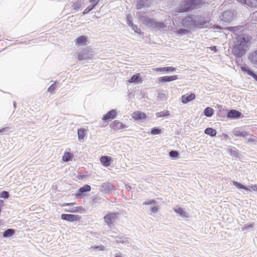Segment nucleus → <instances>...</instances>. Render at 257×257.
I'll return each mask as SVG.
<instances>
[{
  "instance_id": "2f4dec72",
  "label": "nucleus",
  "mask_w": 257,
  "mask_h": 257,
  "mask_svg": "<svg viewBox=\"0 0 257 257\" xmlns=\"http://www.w3.org/2000/svg\"><path fill=\"white\" fill-rule=\"evenodd\" d=\"M248 136H249L250 138H248V139L247 140V143H254L257 139L256 137H255L253 135L250 134L249 133V135H248Z\"/></svg>"
},
{
  "instance_id": "b1692460",
  "label": "nucleus",
  "mask_w": 257,
  "mask_h": 257,
  "mask_svg": "<svg viewBox=\"0 0 257 257\" xmlns=\"http://www.w3.org/2000/svg\"><path fill=\"white\" fill-rule=\"evenodd\" d=\"M98 1H94L93 2H91L92 4L89 6L83 12V14L85 15L89 12L91 10H92L96 5H97Z\"/></svg>"
},
{
  "instance_id": "1a4fd4ad",
  "label": "nucleus",
  "mask_w": 257,
  "mask_h": 257,
  "mask_svg": "<svg viewBox=\"0 0 257 257\" xmlns=\"http://www.w3.org/2000/svg\"><path fill=\"white\" fill-rule=\"evenodd\" d=\"M193 24V27L198 28H203L205 27L206 22L204 17H200L196 21L194 20Z\"/></svg>"
},
{
  "instance_id": "49530a36",
  "label": "nucleus",
  "mask_w": 257,
  "mask_h": 257,
  "mask_svg": "<svg viewBox=\"0 0 257 257\" xmlns=\"http://www.w3.org/2000/svg\"><path fill=\"white\" fill-rule=\"evenodd\" d=\"M156 27L157 28H164L165 25L163 23H157L155 24Z\"/></svg>"
},
{
  "instance_id": "c756f323",
  "label": "nucleus",
  "mask_w": 257,
  "mask_h": 257,
  "mask_svg": "<svg viewBox=\"0 0 257 257\" xmlns=\"http://www.w3.org/2000/svg\"><path fill=\"white\" fill-rule=\"evenodd\" d=\"M233 185H234L235 187H236L238 188L243 189H245V190H248V191L250 190V189H248V187L244 186L243 185L241 184L240 183H239L237 182H236V181L233 182Z\"/></svg>"
},
{
  "instance_id": "a18cd8bd",
  "label": "nucleus",
  "mask_w": 257,
  "mask_h": 257,
  "mask_svg": "<svg viewBox=\"0 0 257 257\" xmlns=\"http://www.w3.org/2000/svg\"><path fill=\"white\" fill-rule=\"evenodd\" d=\"M248 189H250V191H257V185H253L250 186Z\"/></svg>"
},
{
  "instance_id": "c85d7f7f",
  "label": "nucleus",
  "mask_w": 257,
  "mask_h": 257,
  "mask_svg": "<svg viewBox=\"0 0 257 257\" xmlns=\"http://www.w3.org/2000/svg\"><path fill=\"white\" fill-rule=\"evenodd\" d=\"M72 154L69 152H65L63 156L62 160L64 162L69 161L72 157Z\"/></svg>"
},
{
  "instance_id": "4c0bfd02",
  "label": "nucleus",
  "mask_w": 257,
  "mask_h": 257,
  "mask_svg": "<svg viewBox=\"0 0 257 257\" xmlns=\"http://www.w3.org/2000/svg\"><path fill=\"white\" fill-rule=\"evenodd\" d=\"M93 249H98L99 250L103 251L104 250V246L103 245H100L98 246H93L91 247Z\"/></svg>"
},
{
  "instance_id": "f704fd0d",
  "label": "nucleus",
  "mask_w": 257,
  "mask_h": 257,
  "mask_svg": "<svg viewBox=\"0 0 257 257\" xmlns=\"http://www.w3.org/2000/svg\"><path fill=\"white\" fill-rule=\"evenodd\" d=\"M169 155L172 158H177L179 156V153L176 151H171L169 153Z\"/></svg>"
},
{
  "instance_id": "a19ab883",
  "label": "nucleus",
  "mask_w": 257,
  "mask_h": 257,
  "mask_svg": "<svg viewBox=\"0 0 257 257\" xmlns=\"http://www.w3.org/2000/svg\"><path fill=\"white\" fill-rule=\"evenodd\" d=\"M81 7V4L79 2H77L75 3H74L73 5V7L74 9L77 10Z\"/></svg>"
},
{
  "instance_id": "603ef678",
  "label": "nucleus",
  "mask_w": 257,
  "mask_h": 257,
  "mask_svg": "<svg viewBox=\"0 0 257 257\" xmlns=\"http://www.w3.org/2000/svg\"><path fill=\"white\" fill-rule=\"evenodd\" d=\"M84 175H79L77 178L78 179H82L84 177Z\"/></svg>"
},
{
  "instance_id": "473e14b6",
  "label": "nucleus",
  "mask_w": 257,
  "mask_h": 257,
  "mask_svg": "<svg viewBox=\"0 0 257 257\" xmlns=\"http://www.w3.org/2000/svg\"><path fill=\"white\" fill-rule=\"evenodd\" d=\"M189 32V31L188 30H186V29H180L176 31V33L178 35H183V34H187Z\"/></svg>"
},
{
  "instance_id": "9d476101",
  "label": "nucleus",
  "mask_w": 257,
  "mask_h": 257,
  "mask_svg": "<svg viewBox=\"0 0 257 257\" xmlns=\"http://www.w3.org/2000/svg\"><path fill=\"white\" fill-rule=\"evenodd\" d=\"M117 112L114 110L112 109L108 111L102 117V120L107 121L110 119H113L116 116Z\"/></svg>"
},
{
  "instance_id": "72a5a7b5",
  "label": "nucleus",
  "mask_w": 257,
  "mask_h": 257,
  "mask_svg": "<svg viewBox=\"0 0 257 257\" xmlns=\"http://www.w3.org/2000/svg\"><path fill=\"white\" fill-rule=\"evenodd\" d=\"M151 133L152 135L160 134L161 133V130L158 128L155 127L152 130Z\"/></svg>"
},
{
  "instance_id": "7ed1b4c3",
  "label": "nucleus",
  "mask_w": 257,
  "mask_h": 257,
  "mask_svg": "<svg viewBox=\"0 0 257 257\" xmlns=\"http://www.w3.org/2000/svg\"><path fill=\"white\" fill-rule=\"evenodd\" d=\"M61 218L62 220L70 222L79 221L81 218L79 215L72 214H63Z\"/></svg>"
},
{
  "instance_id": "aec40b11",
  "label": "nucleus",
  "mask_w": 257,
  "mask_h": 257,
  "mask_svg": "<svg viewBox=\"0 0 257 257\" xmlns=\"http://www.w3.org/2000/svg\"><path fill=\"white\" fill-rule=\"evenodd\" d=\"M66 212H69V210H65ZM69 212L72 213H82L85 212V209L81 206H77L74 207L71 210L69 211Z\"/></svg>"
},
{
  "instance_id": "4be33fe9",
  "label": "nucleus",
  "mask_w": 257,
  "mask_h": 257,
  "mask_svg": "<svg viewBox=\"0 0 257 257\" xmlns=\"http://www.w3.org/2000/svg\"><path fill=\"white\" fill-rule=\"evenodd\" d=\"M204 133L211 137H214L216 136L217 132L216 131L211 127H207L204 131Z\"/></svg>"
},
{
  "instance_id": "2eb2a0df",
  "label": "nucleus",
  "mask_w": 257,
  "mask_h": 257,
  "mask_svg": "<svg viewBox=\"0 0 257 257\" xmlns=\"http://www.w3.org/2000/svg\"><path fill=\"white\" fill-rule=\"evenodd\" d=\"M238 2L244 4L251 8L257 7V0H237Z\"/></svg>"
},
{
  "instance_id": "8fccbe9b",
  "label": "nucleus",
  "mask_w": 257,
  "mask_h": 257,
  "mask_svg": "<svg viewBox=\"0 0 257 257\" xmlns=\"http://www.w3.org/2000/svg\"><path fill=\"white\" fill-rule=\"evenodd\" d=\"M250 73V74H249V75L251 76L255 80L257 81V75L252 72Z\"/></svg>"
},
{
  "instance_id": "6e6552de",
  "label": "nucleus",
  "mask_w": 257,
  "mask_h": 257,
  "mask_svg": "<svg viewBox=\"0 0 257 257\" xmlns=\"http://www.w3.org/2000/svg\"><path fill=\"white\" fill-rule=\"evenodd\" d=\"M178 76L176 75L171 76H165L160 77L158 79V81L159 82L162 83L166 82H171L175 81L178 79Z\"/></svg>"
},
{
  "instance_id": "7c9ffc66",
  "label": "nucleus",
  "mask_w": 257,
  "mask_h": 257,
  "mask_svg": "<svg viewBox=\"0 0 257 257\" xmlns=\"http://www.w3.org/2000/svg\"><path fill=\"white\" fill-rule=\"evenodd\" d=\"M147 1H144L143 0H139L137 2V8L138 9H141L142 8L144 7L145 6V3Z\"/></svg>"
},
{
  "instance_id": "3c124183",
  "label": "nucleus",
  "mask_w": 257,
  "mask_h": 257,
  "mask_svg": "<svg viewBox=\"0 0 257 257\" xmlns=\"http://www.w3.org/2000/svg\"><path fill=\"white\" fill-rule=\"evenodd\" d=\"M253 224H251L250 225L245 226L243 228L245 229H247L248 228H252V227H253Z\"/></svg>"
},
{
  "instance_id": "5fc2aeb1",
  "label": "nucleus",
  "mask_w": 257,
  "mask_h": 257,
  "mask_svg": "<svg viewBox=\"0 0 257 257\" xmlns=\"http://www.w3.org/2000/svg\"><path fill=\"white\" fill-rule=\"evenodd\" d=\"M94 1H97L96 0H90V2H93Z\"/></svg>"
},
{
  "instance_id": "20e7f679",
  "label": "nucleus",
  "mask_w": 257,
  "mask_h": 257,
  "mask_svg": "<svg viewBox=\"0 0 257 257\" xmlns=\"http://www.w3.org/2000/svg\"><path fill=\"white\" fill-rule=\"evenodd\" d=\"M117 213H109L104 217V221L107 225H111L117 219Z\"/></svg>"
},
{
  "instance_id": "cd10ccee",
  "label": "nucleus",
  "mask_w": 257,
  "mask_h": 257,
  "mask_svg": "<svg viewBox=\"0 0 257 257\" xmlns=\"http://www.w3.org/2000/svg\"><path fill=\"white\" fill-rule=\"evenodd\" d=\"M15 230L13 229H8L6 230L3 233V236L4 237H8L12 236L15 234Z\"/></svg>"
},
{
  "instance_id": "393cba45",
  "label": "nucleus",
  "mask_w": 257,
  "mask_h": 257,
  "mask_svg": "<svg viewBox=\"0 0 257 257\" xmlns=\"http://www.w3.org/2000/svg\"><path fill=\"white\" fill-rule=\"evenodd\" d=\"M233 134L236 137H244L245 136L249 135V133L247 132H241L239 130H235L233 132Z\"/></svg>"
},
{
  "instance_id": "9b49d317",
  "label": "nucleus",
  "mask_w": 257,
  "mask_h": 257,
  "mask_svg": "<svg viewBox=\"0 0 257 257\" xmlns=\"http://www.w3.org/2000/svg\"><path fill=\"white\" fill-rule=\"evenodd\" d=\"M132 118L135 120L145 119L147 117L146 114L141 111H135L132 114Z\"/></svg>"
},
{
  "instance_id": "f03ea898",
  "label": "nucleus",
  "mask_w": 257,
  "mask_h": 257,
  "mask_svg": "<svg viewBox=\"0 0 257 257\" xmlns=\"http://www.w3.org/2000/svg\"><path fill=\"white\" fill-rule=\"evenodd\" d=\"M202 4L200 0H181V4L176 11L178 13L186 12L197 8Z\"/></svg>"
},
{
  "instance_id": "f257e3e1",
  "label": "nucleus",
  "mask_w": 257,
  "mask_h": 257,
  "mask_svg": "<svg viewBox=\"0 0 257 257\" xmlns=\"http://www.w3.org/2000/svg\"><path fill=\"white\" fill-rule=\"evenodd\" d=\"M251 39V36L247 34L237 35L232 48V53L236 57H242L246 53Z\"/></svg>"
},
{
  "instance_id": "ddd939ff",
  "label": "nucleus",
  "mask_w": 257,
  "mask_h": 257,
  "mask_svg": "<svg viewBox=\"0 0 257 257\" xmlns=\"http://www.w3.org/2000/svg\"><path fill=\"white\" fill-rule=\"evenodd\" d=\"M91 187L89 185H85L84 186L80 188L78 190V192L75 194V196L77 197H81L82 195L87 192H89L91 190Z\"/></svg>"
},
{
  "instance_id": "bb28decb",
  "label": "nucleus",
  "mask_w": 257,
  "mask_h": 257,
  "mask_svg": "<svg viewBox=\"0 0 257 257\" xmlns=\"http://www.w3.org/2000/svg\"><path fill=\"white\" fill-rule=\"evenodd\" d=\"M213 113H214L213 109L210 107H206V108H205V109L204 110V115L207 117L211 116L213 115Z\"/></svg>"
},
{
  "instance_id": "0eeeda50",
  "label": "nucleus",
  "mask_w": 257,
  "mask_h": 257,
  "mask_svg": "<svg viewBox=\"0 0 257 257\" xmlns=\"http://www.w3.org/2000/svg\"><path fill=\"white\" fill-rule=\"evenodd\" d=\"M195 94L193 93H191L190 94H186L181 96V100L183 104H186L195 99Z\"/></svg>"
},
{
  "instance_id": "423d86ee",
  "label": "nucleus",
  "mask_w": 257,
  "mask_h": 257,
  "mask_svg": "<svg viewBox=\"0 0 257 257\" xmlns=\"http://www.w3.org/2000/svg\"><path fill=\"white\" fill-rule=\"evenodd\" d=\"M92 56V55L90 54L89 50L85 49L78 54V59L81 61L84 59H91Z\"/></svg>"
},
{
  "instance_id": "09e8293b",
  "label": "nucleus",
  "mask_w": 257,
  "mask_h": 257,
  "mask_svg": "<svg viewBox=\"0 0 257 257\" xmlns=\"http://www.w3.org/2000/svg\"><path fill=\"white\" fill-rule=\"evenodd\" d=\"M228 30L232 32H235L238 30V27H229L228 28Z\"/></svg>"
},
{
  "instance_id": "a878e982",
  "label": "nucleus",
  "mask_w": 257,
  "mask_h": 257,
  "mask_svg": "<svg viewBox=\"0 0 257 257\" xmlns=\"http://www.w3.org/2000/svg\"><path fill=\"white\" fill-rule=\"evenodd\" d=\"M249 59L253 63L257 64V50L251 54Z\"/></svg>"
},
{
  "instance_id": "39448f33",
  "label": "nucleus",
  "mask_w": 257,
  "mask_h": 257,
  "mask_svg": "<svg viewBox=\"0 0 257 257\" xmlns=\"http://www.w3.org/2000/svg\"><path fill=\"white\" fill-rule=\"evenodd\" d=\"M194 22V20L192 19V17L188 16L183 19L181 23L183 26L189 29H192L195 28L193 27Z\"/></svg>"
},
{
  "instance_id": "6ab92c4d",
  "label": "nucleus",
  "mask_w": 257,
  "mask_h": 257,
  "mask_svg": "<svg viewBox=\"0 0 257 257\" xmlns=\"http://www.w3.org/2000/svg\"><path fill=\"white\" fill-rule=\"evenodd\" d=\"M129 83H141L142 82V78H141V75L140 73H137L134 75L130 80H128Z\"/></svg>"
},
{
  "instance_id": "864d4df0",
  "label": "nucleus",
  "mask_w": 257,
  "mask_h": 257,
  "mask_svg": "<svg viewBox=\"0 0 257 257\" xmlns=\"http://www.w3.org/2000/svg\"><path fill=\"white\" fill-rule=\"evenodd\" d=\"M115 257H122V256L121 255H116L115 256Z\"/></svg>"
},
{
  "instance_id": "f8f14e48",
  "label": "nucleus",
  "mask_w": 257,
  "mask_h": 257,
  "mask_svg": "<svg viewBox=\"0 0 257 257\" xmlns=\"http://www.w3.org/2000/svg\"><path fill=\"white\" fill-rule=\"evenodd\" d=\"M110 127L114 131H119L123 130L125 127V125L122 122L115 120L110 124Z\"/></svg>"
},
{
  "instance_id": "412c9836",
  "label": "nucleus",
  "mask_w": 257,
  "mask_h": 257,
  "mask_svg": "<svg viewBox=\"0 0 257 257\" xmlns=\"http://www.w3.org/2000/svg\"><path fill=\"white\" fill-rule=\"evenodd\" d=\"M86 130L85 128L78 130L77 134L79 140H83L86 136Z\"/></svg>"
},
{
  "instance_id": "dca6fc26",
  "label": "nucleus",
  "mask_w": 257,
  "mask_h": 257,
  "mask_svg": "<svg viewBox=\"0 0 257 257\" xmlns=\"http://www.w3.org/2000/svg\"><path fill=\"white\" fill-rule=\"evenodd\" d=\"M112 159L109 156H102L100 158V161L101 164L104 167L109 166L111 162Z\"/></svg>"
},
{
  "instance_id": "c9c22d12",
  "label": "nucleus",
  "mask_w": 257,
  "mask_h": 257,
  "mask_svg": "<svg viewBox=\"0 0 257 257\" xmlns=\"http://www.w3.org/2000/svg\"><path fill=\"white\" fill-rule=\"evenodd\" d=\"M9 193L8 192L4 191L2 192L0 194L1 198L7 199V198H9Z\"/></svg>"
},
{
  "instance_id": "6e6d98bb",
  "label": "nucleus",
  "mask_w": 257,
  "mask_h": 257,
  "mask_svg": "<svg viewBox=\"0 0 257 257\" xmlns=\"http://www.w3.org/2000/svg\"><path fill=\"white\" fill-rule=\"evenodd\" d=\"M214 49H215V47H213L211 49L212 50H214Z\"/></svg>"
},
{
  "instance_id": "de8ad7c7",
  "label": "nucleus",
  "mask_w": 257,
  "mask_h": 257,
  "mask_svg": "<svg viewBox=\"0 0 257 257\" xmlns=\"http://www.w3.org/2000/svg\"><path fill=\"white\" fill-rule=\"evenodd\" d=\"M158 210H159L158 207V206H155V207H153L152 208L151 211L153 213H156V212H158Z\"/></svg>"
},
{
  "instance_id": "ea45409f",
  "label": "nucleus",
  "mask_w": 257,
  "mask_h": 257,
  "mask_svg": "<svg viewBox=\"0 0 257 257\" xmlns=\"http://www.w3.org/2000/svg\"><path fill=\"white\" fill-rule=\"evenodd\" d=\"M159 114L158 115V116H167L169 115V111H166V112H161L160 113H158Z\"/></svg>"
},
{
  "instance_id": "5701e85b",
  "label": "nucleus",
  "mask_w": 257,
  "mask_h": 257,
  "mask_svg": "<svg viewBox=\"0 0 257 257\" xmlns=\"http://www.w3.org/2000/svg\"><path fill=\"white\" fill-rule=\"evenodd\" d=\"M174 211L176 213L178 214L182 217H188V215L186 212L180 207H178L174 209Z\"/></svg>"
},
{
  "instance_id": "58836bf2",
  "label": "nucleus",
  "mask_w": 257,
  "mask_h": 257,
  "mask_svg": "<svg viewBox=\"0 0 257 257\" xmlns=\"http://www.w3.org/2000/svg\"><path fill=\"white\" fill-rule=\"evenodd\" d=\"M240 68L242 71H243L244 72L247 73L248 75H249L250 74V72H251V71H250L249 70H248L247 69V68L245 66H241Z\"/></svg>"
},
{
  "instance_id": "a211bd4d",
  "label": "nucleus",
  "mask_w": 257,
  "mask_h": 257,
  "mask_svg": "<svg viewBox=\"0 0 257 257\" xmlns=\"http://www.w3.org/2000/svg\"><path fill=\"white\" fill-rule=\"evenodd\" d=\"M241 114V113L239 111L235 109H232L228 112L227 116L231 118H239Z\"/></svg>"
},
{
  "instance_id": "f3484780",
  "label": "nucleus",
  "mask_w": 257,
  "mask_h": 257,
  "mask_svg": "<svg viewBox=\"0 0 257 257\" xmlns=\"http://www.w3.org/2000/svg\"><path fill=\"white\" fill-rule=\"evenodd\" d=\"M153 70L154 71L156 72H173L176 70V68L171 66H168L164 67L156 68L153 69Z\"/></svg>"
},
{
  "instance_id": "79ce46f5",
  "label": "nucleus",
  "mask_w": 257,
  "mask_h": 257,
  "mask_svg": "<svg viewBox=\"0 0 257 257\" xmlns=\"http://www.w3.org/2000/svg\"><path fill=\"white\" fill-rule=\"evenodd\" d=\"M56 88V85L53 84L50 86L48 89V91H53Z\"/></svg>"
},
{
  "instance_id": "e433bc0d",
  "label": "nucleus",
  "mask_w": 257,
  "mask_h": 257,
  "mask_svg": "<svg viewBox=\"0 0 257 257\" xmlns=\"http://www.w3.org/2000/svg\"><path fill=\"white\" fill-rule=\"evenodd\" d=\"M129 24H131V26L133 27V30L138 33H141V30L138 29L136 25H133L132 22L130 21Z\"/></svg>"
},
{
  "instance_id": "c03bdc74",
  "label": "nucleus",
  "mask_w": 257,
  "mask_h": 257,
  "mask_svg": "<svg viewBox=\"0 0 257 257\" xmlns=\"http://www.w3.org/2000/svg\"><path fill=\"white\" fill-rule=\"evenodd\" d=\"M75 204H76L75 202L65 203L62 204L61 205V207H64V206H71V205H74Z\"/></svg>"
},
{
  "instance_id": "4468645a",
  "label": "nucleus",
  "mask_w": 257,
  "mask_h": 257,
  "mask_svg": "<svg viewBox=\"0 0 257 257\" xmlns=\"http://www.w3.org/2000/svg\"><path fill=\"white\" fill-rule=\"evenodd\" d=\"M74 41L77 46L86 45L87 43V38L84 36H80L75 39Z\"/></svg>"
},
{
  "instance_id": "37998d69",
  "label": "nucleus",
  "mask_w": 257,
  "mask_h": 257,
  "mask_svg": "<svg viewBox=\"0 0 257 257\" xmlns=\"http://www.w3.org/2000/svg\"><path fill=\"white\" fill-rule=\"evenodd\" d=\"M156 202L155 200H151L149 201H146L143 203V205H150L152 204H154Z\"/></svg>"
}]
</instances>
